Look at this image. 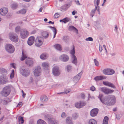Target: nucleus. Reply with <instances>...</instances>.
I'll list each match as a JSON object with an SVG mask.
<instances>
[{"instance_id":"21","label":"nucleus","mask_w":124,"mask_h":124,"mask_svg":"<svg viewBox=\"0 0 124 124\" xmlns=\"http://www.w3.org/2000/svg\"><path fill=\"white\" fill-rule=\"evenodd\" d=\"M48 123L49 124H58V121L53 118L50 119Z\"/></svg>"},{"instance_id":"39","label":"nucleus","mask_w":124,"mask_h":124,"mask_svg":"<svg viewBox=\"0 0 124 124\" xmlns=\"http://www.w3.org/2000/svg\"><path fill=\"white\" fill-rule=\"evenodd\" d=\"M17 4L16 3H14L11 4V6L12 8L13 9H15L17 8Z\"/></svg>"},{"instance_id":"1","label":"nucleus","mask_w":124,"mask_h":124,"mask_svg":"<svg viewBox=\"0 0 124 124\" xmlns=\"http://www.w3.org/2000/svg\"><path fill=\"white\" fill-rule=\"evenodd\" d=\"M105 99L104 104L108 106L113 105L116 101V98L115 96L113 95H109L106 97Z\"/></svg>"},{"instance_id":"55","label":"nucleus","mask_w":124,"mask_h":124,"mask_svg":"<svg viewBox=\"0 0 124 124\" xmlns=\"http://www.w3.org/2000/svg\"><path fill=\"white\" fill-rule=\"evenodd\" d=\"M60 16L59 14L56 13L54 16V18H58Z\"/></svg>"},{"instance_id":"41","label":"nucleus","mask_w":124,"mask_h":124,"mask_svg":"<svg viewBox=\"0 0 124 124\" xmlns=\"http://www.w3.org/2000/svg\"><path fill=\"white\" fill-rule=\"evenodd\" d=\"M75 52V48L74 46H73V49L71 50L70 51V53L72 55V56L74 55Z\"/></svg>"},{"instance_id":"33","label":"nucleus","mask_w":124,"mask_h":124,"mask_svg":"<svg viewBox=\"0 0 124 124\" xmlns=\"http://www.w3.org/2000/svg\"><path fill=\"white\" fill-rule=\"evenodd\" d=\"M55 48L58 50L61 51L62 50L61 46L59 44H57L54 46Z\"/></svg>"},{"instance_id":"36","label":"nucleus","mask_w":124,"mask_h":124,"mask_svg":"<svg viewBox=\"0 0 124 124\" xmlns=\"http://www.w3.org/2000/svg\"><path fill=\"white\" fill-rule=\"evenodd\" d=\"M109 69H106L103 70V72L105 75H108Z\"/></svg>"},{"instance_id":"54","label":"nucleus","mask_w":124,"mask_h":124,"mask_svg":"<svg viewBox=\"0 0 124 124\" xmlns=\"http://www.w3.org/2000/svg\"><path fill=\"white\" fill-rule=\"evenodd\" d=\"M85 40L86 41H92L93 40V39L92 37H89L85 39Z\"/></svg>"},{"instance_id":"62","label":"nucleus","mask_w":124,"mask_h":124,"mask_svg":"<svg viewBox=\"0 0 124 124\" xmlns=\"http://www.w3.org/2000/svg\"><path fill=\"white\" fill-rule=\"evenodd\" d=\"M66 116L65 113L64 112H63L62 114L61 117H65Z\"/></svg>"},{"instance_id":"22","label":"nucleus","mask_w":124,"mask_h":124,"mask_svg":"<svg viewBox=\"0 0 124 124\" xmlns=\"http://www.w3.org/2000/svg\"><path fill=\"white\" fill-rule=\"evenodd\" d=\"M71 60L72 63L77 65V60L76 57L75 55L72 56Z\"/></svg>"},{"instance_id":"64","label":"nucleus","mask_w":124,"mask_h":124,"mask_svg":"<svg viewBox=\"0 0 124 124\" xmlns=\"http://www.w3.org/2000/svg\"><path fill=\"white\" fill-rule=\"evenodd\" d=\"M29 123L30 124H33L34 121L32 120H31L29 121Z\"/></svg>"},{"instance_id":"47","label":"nucleus","mask_w":124,"mask_h":124,"mask_svg":"<svg viewBox=\"0 0 124 124\" xmlns=\"http://www.w3.org/2000/svg\"><path fill=\"white\" fill-rule=\"evenodd\" d=\"M64 21L63 22L64 23H66L68 22L69 21L70 18L68 17H65L63 19Z\"/></svg>"},{"instance_id":"9","label":"nucleus","mask_w":124,"mask_h":124,"mask_svg":"<svg viewBox=\"0 0 124 124\" xmlns=\"http://www.w3.org/2000/svg\"><path fill=\"white\" fill-rule=\"evenodd\" d=\"M52 72L53 74L56 76H59L60 74V70L59 67L57 66H55L53 68Z\"/></svg>"},{"instance_id":"42","label":"nucleus","mask_w":124,"mask_h":124,"mask_svg":"<svg viewBox=\"0 0 124 124\" xmlns=\"http://www.w3.org/2000/svg\"><path fill=\"white\" fill-rule=\"evenodd\" d=\"M75 106L77 108H81V103L80 102L79 103L77 102L75 104Z\"/></svg>"},{"instance_id":"52","label":"nucleus","mask_w":124,"mask_h":124,"mask_svg":"<svg viewBox=\"0 0 124 124\" xmlns=\"http://www.w3.org/2000/svg\"><path fill=\"white\" fill-rule=\"evenodd\" d=\"M14 70H13L10 75V77L11 79L13 78L14 77Z\"/></svg>"},{"instance_id":"24","label":"nucleus","mask_w":124,"mask_h":124,"mask_svg":"<svg viewBox=\"0 0 124 124\" xmlns=\"http://www.w3.org/2000/svg\"><path fill=\"white\" fill-rule=\"evenodd\" d=\"M40 99L42 102H46L47 101L48 98L46 95H43L41 97Z\"/></svg>"},{"instance_id":"51","label":"nucleus","mask_w":124,"mask_h":124,"mask_svg":"<svg viewBox=\"0 0 124 124\" xmlns=\"http://www.w3.org/2000/svg\"><path fill=\"white\" fill-rule=\"evenodd\" d=\"M80 103H81V108L86 105V102L84 101H80Z\"/></svg>"},{"instance_id":"10","label":"nucleus","mask_w":124,"mask_h":124,"mask_svg":"<svg viewBox=\"0 0 124 124\" xmlns=\"http://www.w3.org/2000/svg\"><path fill=\"white\" fill-rule=\"evenodd\" d=\"M41 69L40 66L36 67L34 71V76L37 77L40 76L41 74Z\"/></svg>"},{"instance_id":"27","label":"nucleus","mask_w":124,"mask_h":124,"mask_svg":"<svg viewBox=\"0 0 124 124\" xmlns=\"http://www.w3.org/2000/svg\"><path fill=\"white\" fill-rule=\"evenodd\" d=\"M95 8L92 9L90 13V16L92 17L94 14H95L96 11L97 9V6L95 5Z\"/></svg>"},{"instance_id":"23","label":"nucleus","mask_w":124,"mask_h":124,"mask_svg":"<svg viewBox=\"0 0 124 124\" xmlns=\"http://www.w3.org/2000/svg\"><path fill=\"white\" fill-rule=\"evenodd\" d=\"M42 66L45 70H48L49 68V64L46 62H43L42 64Z\"/></svg>"},{"instance_id":"16","label":"nucleus","mask_w":124,"mask_h":124,"mask_svg":"<svg viewBox=\"0 0 124 124\" xmlns=\"http://www.w3.org/2000/svg\"><path fill=\"white\" fill-rule=\"evenodd\" d=\"M25 62L28 66L31 67L33 65V62L29 58L27 59L25 61Z\"/></svg>"},{"instance_id":"43","label":"nucleus","mask_w":124,"mask_h":124,"mask_svg":"<svg viewBox=\"0 0 124 124\" xmlns=\"http://www.w3.org/2000/svg\"><path fill=\"white\" fill-rule=\"evenodd\" d=\"M18 119L19 121L21 122V124H23L24 123V121L23 117L20 116L19 117Z\"/></svg>"},{"instance_id":"15","label":"nucleus","mask_w":124,"mask_h":124,"mask_svg":"<svg viewBox=\"0 0 124 124\" xmlns=\"http://www.w3.org/2000/svg\"><path fill=\"white\" fill-rule=\"evenodd\" d=\"M82 73L81 72H80L75 76L73 79V82L76 83L78 82L80 78Z\"/></svg>"},{"instance_id":"14","label":"nucleus","mask_w":124,"mask_h":124,"mask_svg":"<svg viewBox=\"0 0 124 124\" xmlns=\"http://www.w3.org/2000/svg\"><path fill=\"white\" fill-rule=\"evenodd\" d=\"M59 59L63 62H66L68 60L69 58V56L67 55L63 54L60 57Z\"/></svg>"},{"instance_id":"61","label":"nucleus","mask_w":124,"mask_h":124,"mask_svg":"<svg viewBox=\"0 0 124 124\" xmlns=\"http://www.w3.org/2000/svg\"><path fill=\"white\" fill-rule=\"evenodd\" d=\"M81 97L83 99H84L85 97V96L84 93H82L81 94Z\"/></svg>"},{"instance_id":"4","label":"nucleus","mask_w":124,"mask_h":124,"mask_svg":"<svg viewBox=\"0 0 124 124\" xmlns=\"http://www.w3.org/2000/svg\"><path fill=\"white\" fill-rule=\"evenodd\" d=\"M21 74L23 76L27 77L30 74V71L29 69L28 68L24 69L22 67L20 69Z\"/></svg>"},{"instance_id":"37","label":"nucleus","mask_w":124,"mask_h":124,"mask_svg":"<svg viewBox=\"0 0 124 124\" xmlns=\"http://www.w3.org/2000/svg\"><path fill=\"white\" fill-rule=\"evenodd\" d=\"M115 73V71L113 70L109 69L108 75H112Z\"/></svg>"},{"instance_id":"46","label":"nucleus","mask_w":124,"mask_h":124,"mask_svg":"<svg viewBox=\"0 0 124 124\" xmlns=\"http://www.w3.org/2000/svg\"><path fill=\"white\" fill-rule=\"evenodd\" d=\"M72 67L70 65H69L66 67V69L67 70L69 71L70 70L72 69Z\"/></svg>"},{"instance_id":"53","label":"nucleus","mask_w":124,"mask_h":124,"mask_svg":"<svg viewBox=\"0 0 124 124\" xmlns=\"http://www.w3.org/2000/svg\"><path fill=\"white\" fill-rule=\"evenodd\" d=\"M94 61L95 63V65L97 66H98L99 65L98 61H97L96 59H95L94 60Z\"/></svg>"},{"instance_id":"25","label":"nucleus","mask_w":124,"mask_h":124,"mask_svg":"<svg viewBox=\"0 0 124 124\" xmlns=\"http://www.w3.org/2000/svg\"><path fill=\"white\" fill-rule=\"evenodd\" d=\"M69 30L70 31L74 30L75 31V32L76 33H78V29L75 27L72 26H70L69 28Z\"/></svg>"},{"instance_id":"26","label":"nucleus","mask_w":124,"mask_h":124,"mask_svg":"<svg viewBox=\"0 0 124 124\" xmlns=\"http://www.w3.org/2000/svg\"><path fill=\"white\" fill-rule=\"evenodd\" d=\"M103 95L102 94H100L98 98L101 101L103 104H104V102L105 101V98H103Z\"/></svg>"},{"instance_id":"13","label":"nucleus","mask_w":124,"mask_h":124,"mask_svg":"<svg viewBox=\"0 0 124 124\" xmlns=\"http://www.w3.org/2000/svg\"><path fill=\"white\" fill-rule=\"evenodd\" d=\"M102 83L103 84L106 86L109 87L113 89L116 88L115 85L110 82L108 81H103Z\"/></svg>"},{"instance_id":"6","label":"nucleus","mask_w":124,"mask_h":124,"mask_svg":"<svg viewBox=\"0 0 124 124\" xmlns=\"http://www.w3.org/2000/svg\"><path fill=\"white\" fill-rule=\"evenodd\" d=\"M43 39L42 37H38L36 39L35 41V45L37 46H41L43 43Z\"/></svg>"},{"instance_id":"56","label":"nucleus","mask_w":124,"mask_h":124,"mask_svg":"<svg viewBox=\"0 0 124 124\" xmlns=\"http://www.w3.org/2000/svg\"><path fill=\"white\" fill-rule=\"evenodd\" d=\"M118 28L117 26L116 25L115 26L114 30L116 32L117 34H118Z\"/></svg>"},{"instance_id":"49","label":"nucleus","mask_w":124,"mask_h":124,"mask_svg":"<svg viewBox=\"0 0 124 124\" xmlns=\"http://www.w3.org/2000/svg\"><path fill=\"white\" fill-rule=\"evenodd\" d=\"M72 117L73 118L76 119L78 117V114L76 113L72 115Z\"/></svg>"},{"instance_id":"17","label":"nucleus","mask_w":124,"mask_h":124,"mask_svg":"<svg viewBox=\"0 0 124 124\" xmlns=\"http://www.w3.org/2000/svg\"><path fill=\"white\" fill-rule=\"evenodd\" d=\"M8 81L7 77L4 76H1L0 77V82L1 84H6Z\"/></svg>"},{"instance_id":"44","label":"nucleus","mask_w":124,"mask_h":124,"mask_svg":"<svg viewBox=\"0 0 124 124\" xmlns=\"http://www.w3.org/2000/svg\"><path fill=\"white\" fill-rule=\"evenodd\" d=\"M26 10L25 9H23L19 11L20 13L23 14H25L26 12Z\"/></svg>"},{"instance_id":"12","label":"nucleus","mask_w":124,"mask_h":124,"mask_svg":"<svg viewBox=\"0 0 124 124\" xmlns=\"http://www.w3.org/2000/svg\"><path fill=\"white\" fill-rule=\"evenodd\" d=\"M98 111L99 109L97 108L93 109L90 112V115L92 116H95L97 115Z\"/></svg>"},{"instance_id":"19","label":"nucleus","mask_w":124,"mask_h":124,"mask_svg":"<svg viewBox=\"0 0 124 124\" xmlns=\"http://www.w3.org/2000/svg\"><path fill=\"white\" fill-rule=\"evenodd\" d=\"M107 77L104 76H99L95 77L94 79L96 81H97L100 80L105 79Z\"/></svg>"},{"instance_id":"18","label":"nucleus","mask_w":124,"mask_h":124,"mask_svg":"<svg viewBox=\"0 0 124 124\" xmlns=\"http://www.w3.org/2000/svg\"><path fill=\"white\" fill-rule=\"evenodd\" d=\"M35 40V38L34 37L31 36L28 39L27 41L28 44L29 46L32 45L34 43Z\"/></svg>"},{"instance_id":"32","label":"nucleus","mask_w":124,"mask_h":124,"mask_svg":"<svg viewBox=\"0 0 124 124\" xmlns=\"http://www.w3.org/2000/svg\"><path fill=\"white\" fill-rule=\"evenodd\" d=\"M89 124H97V121L94 119H91L89 121Z\"/></svg>"},{"instance_id":"2","label":"nucleus","mask_w":124,"mask_h":124,"mask_svg":"<svg viewBox=\"0 0 124 124\" xmlns=\"http://www.w3.org/2000/svg\"><path fill=\"white\" fill-rule=\"evenodd\" d=\"M10 88L9 86L5 87L1 92L2 95L4 96L7 97L8 96L10 92Z\"/></svg>"},{"instance_id":"20","label":"nucleus","mask_w":124,"mask_h":124,"mask_svg":"<svg viewBox=\"0 0 124 124\" xmlns=\"http://www.w3.org/2000/svg\"><path fill=\"white\" fill-rule=\"evenodd\" d=\"M28 55L26 52L22 51V55L20 58V60L21 61H23L25 60L26 58H27Z\"/></svg>"},{"instance_id":"50","label":"nucleus","mask_w":124,"mask_h":124,"mask_svg":"<svg viewBox=\"0 0 124 124\" xmlns=\"http://www.w3.org/2000/svg\"><path fill=\"white\" fill-rule=\"evenodd\" d=\"M44 119L45 120H47L48 122V121L50 118H49V115H47L44 116Z\"/></svg>"},{"instance_id":"40","label":"nucleus","mask_w":124,"mask_h":124,"mask_svg":"<svg viewBox=\"0 0 124 124\" xmlns=\"http://www.w3.org/2000/svg\"><path fill=\"white\" fill-rule=\"evenodd\" d=\"M10 101L9 99H7L3 101V103L4 105H5L8 103Z\"/></svg>"},{"instance_id":"29","label":"nucleus","mask_w":124,"mask_h":124,"mask_svg":"<svg viewBox=\"0 0 124 124\" xmlns=\"http://www.w3.org/2000/svg\"><path fill=\"white\" fill-rule=\"evenodd\" d=\"M108 118L107 116H105L103 121L102 124H108Z\"/></svg>"},{"instance_id":"30","label":"nucleus","mask_w":124,"mask_h":124,"mask_svg":"<svg viewBox=\"0 0 124 124\" xmlns=\"http://www.w3.org/2000/svg\"><path fill=\"white\" fill-rule=\"evenodd\" d=\"M42 35L46 39L48 37L49 34L47 31H45L42 33Z\"/></svg>"},{"instance_id":"63","label":"nucleus","mask_w":124,"mask_h":124,"mask_svg":"<svg viewBox=\"0 0 124 124\" xmlns=\"http://www.w3.org/2000/svg\"><path fill=\"white\" fill-rule=\"evenodd\" d=\"M75 1L76 2V3L77 5H80V4L78 0Z\"/></svg>"},{"instance_id":"11","label":"nucleus","mask_w":124,"mask_h":124,"mask_svg":"<svg viewBox=\"0 0 124 124\" xmlns=\"http://www.w3.org/2000/svg\"><path fill=\"white\" fill-rule=\"evenodd\" d=\"M8 11V8L6 7H3L0 9V14L2 16L6 15Z\"/></svg>"},{"instance_id":"60","label":"nucleus","mask_w":124,"mask_h":124,"mask_svg":"<svg viewBox=\"0 0 124 124\" xmlns=\"http://www.w3.org/2000/svg\"><path fill=\"white\" fill-rule=\"evenodd\" d=\"M116 117L117 119H119L120 118V116L119 114H117L116 115Z\"/></svg>"},{"instance_id":"5","label":"nucleus","mask_w":124,"mask_h":124,"mask_svg":"<svg viewBox=\"0 0 124 124\" xmlns=\"http://www.w3.org/2000/svg\"><path fill=\"white\" fill-rule=\"evenodd\" d=\"M5 47L6 50L9 53H12L14 51V47L11 44H7L6 45Z\"/></svg>"},{"instance_id":"35","label":"nucleus","mask_w":124,"mask_h":124,"mask_svg":"<svg viewBox=\"0 0 124 124\" xmlns=\"http://www.w3.org/2000/svg\"><path fill=\"white\" fill-rule=\"evenodd\" d=\"M37 124H46L44 120L41 119H39L37 121Z\"/></svg>"},{"instance_id":"48","label":"nucleus","mask_w":124,"mask_h":124,"mask_svg":"<svg viewBox=\"0 0 124 124\" xmlns=\"http://www.w3.org/2000/svg\"><path fill=\"white\" fill-rule=\"evenodd\" d=\"M63 41L66 42H67L69 40L68 37L66 36L63 37Z\"/></svg>"},{"instance_id":"28","label":"nucleus","mask_w":124,"mask_h":124,"mask_svg":"<svg viewBox=\"0 0 124 124\" xmlns=\"http://www.w3.org/2000/svg\"><path fill=\"white\" fill-rule=\"evenodd\" d=\"M48 57L47 54L45 53H43L40 56V58L42 60H45Z\"/></svg>"},{"instance_id":"57","label":"nucleus","mask_w":124,"mask_h":124,"mask_svg":"<svg viewBox=\"0 0 124 124\" xmlns=\"http://www.w3.org/2000/svg\"><path fill=\"white\" fill-rule=\"evenodd\" d=\"M33 81V78L31 77L30 78V79L29 81V83H31Z\"/></svg>"},{"instance_id":"45","label":"nucleus","mask_w":124,"mask_h":124,"mask_svg":"<svg viewBox=\"0 0 124 124\" xmlns=\"http://www.w3.org/2000/svg\"><path fill=\"white\" fill-rule=\"evenodd\" d=\"M48 27L50 28L53 31L54 33H55V32H56V33H57V30L54 27H52L51 26H49Z\"/></svg>"},{"instance_id":"8","label":"nucleus","mask_w":124,"mask_h":124,"mask_svg":"<svg viewBox=\"0 0 124 124\" xmlns=\"http://www.w3.org/2000/svg\"><path fill=\"white\" fill-rule=\"evenodd\" d=\"M100 90L105 94H108L114 92V90L108 89L106 87H102L100 88Z\"/></svg>"},{"instance_id":"59","label":"nucleus","mask_w":124,"mask_h":124,"mask_svg":"<svg viewBox=\"0 0 124 124\" xmlns=\"http://www.w3.org/2000/svg\"><path fill=\"white\" fill-rule=\"evenodd\" d=\"M70 91V89H67L65 91L64 93H65L66 94H67L68 93H69Z\"/></svg>"},{"instance_id":"3","label":"nucleus","mask_w":124,"mask_h":124,"mask_svg":"<svg viewBox=\"0 0 124 124\" xmlns=\"http://www.w3.org/2000/svg\"><path fill=\"white\" fill-rule=\"evenodd\" d=\"M9 38L12 41L16 42L18 41V37L16 34L14 33H10L9 35Z\"/></svg>"},{"instance_id":"58","label":"nucleus","mask_w":124,"mask_h":124,"mask_svg":"<svg viewBox=\"0 0 124 124\" xmlns=\"http://www.w3.org/2000/svg\"><path fill=\"white\" fill-rule=\"evenodd\" d=\"M95 88L93 86H92L90 88V89L92 91H94L95 90Z\"/></svg>"},{"instance_id":"34","label":"nucleus","mask_w":124,"mask_h":124,"mask_svg":"<svg viewBox=\"0 0 124 124\" xmlns=\"http://www.w3.org/2000/svg\"><path fill=\"white\" fill-rule=\"evenodd\" d=\"M66 121L68 124H73V123L71 120L70 117H67Z\"/></svg>"},{"instance_id":"38","label":"nucleus","mask_w":124,"mask_h":124,"mask_svg":"<svg viewBox=\"0 0 124 124\" xmlns=\"http://www.w3.org/2000/svg\"><path fill=\"white\" fill-rule=\"evenodd\" d=\"M63 103L64 105L67 107H68L69 106V101L68 100H64Z\"/></svg>"},{"instance_id":"7","label":"nucleus","mask_w":124,"mask_h":124,"mask_svg":"<svg viewBox=\"0 0 124 124\" xmlns=\"http://www.w3.org/2000/svg\"><path fill=\"white\" fill-rule=\"evenodd\" d=\"M20 36L22 39H25L27 38L29 34V32L27 31L24 29H22L20 33Z\"/></svg>"},{"instance_id":"31","label":"nucleus","mask_w":124,"mask_h":124,"mask_svg":"<svg viewBox=\"0 0 124 124\" xmlns=\"http://www.w3.org/2000/svg\"><path fill=\"white\" fill-rule=\"evenodd\" d=\"M22 29L20 26H17L15 28V32L17 34H19L20 32H21V31Z\"/></svg>"}]
</instances>
